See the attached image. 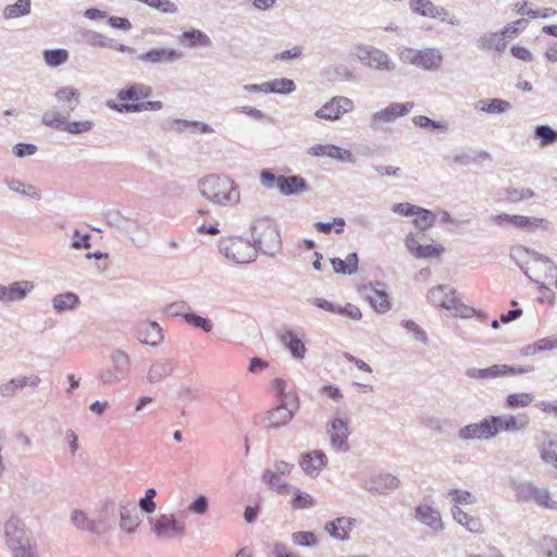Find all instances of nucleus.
<instances>
[{
  "label": "nucleus",
  "mask_w": 557,
  "mask_h": 557,
  "mask_svg": "<svg viewBox=\"0 0 557 557\" xmlns=\"http://www.w3.org/2000/svg\"><path fill=\"white\" fill-rule=\"evenodd\" d=\"M201 196L214 205L235 206L240 200L238 185L226 175L210 174L198 185Z\"/></svg>",
  "instance_id": "f257e3e1"
},
{
  "label": "nucleus",
  "mask_w": 557,
  "mask_h": 557,
  "mask_svg": "<svg viewBox=\"0 0 557 557\" xmlns=\"http://www.w3.org/2000/svg\"><path fill=\"white\" fill-rule=\"evenodd\" d=\"M252 246L257 252L274 256L281 247V236L275 224L267 218H259L250 224Z\"/></svg>",
  "instance_id": "f03ea898"
},
{
  "label": "nucleus",
  "mask_w": 557,
  "mask_h": 557,
  "mask_svg": "<svg viewBox=\"0 0 557 557\" xmlns=\"http://www.w3.org/2000/svg\"><path fill=\"white\" fill-rule=\"evenodd\" d=\"M428 300L446 309L453 317L469 318L474 309L461 304L456 297V289L449 285L440 284L429 289Z\"/></svg>",
  "instance_id": "7ed1b4c3"
},
{
  "label": "nucleus",
  "mask_w": 557,
  "mask_h": 557,
  "mask_svg": "<svg viewBox=\"0 0 557 557\" xmlns=\"http://www.w3.org/2000/svg\"><path fill=\"white\" fill-rule=\"evenodd\" d=\"M4 536L14 557H35L25 525L17 517L11 516L4 523Z\"/></svg>",
  "instance_id": "20e7f679"
},
{
  "label": "nucleus",
  "mask_w": 557,
  "mask_h": 557,
  "mask_svg": "<svg viewBox=\"0 0 557 557\" xmlns=\"http://www.w3.org/2000/svg\"><path fill=\"white\" fill-rule=\"evenodd\" d=\"M219 250L236 263H249L257 258V248L243 237L222 238L219 242Z\"/></svg>",
  "instance_id": "39448f33"
},
{
  "label": "nucleus",
  "mask_w": 557,
  "mask_h": 557,
  "mask_svg": "<svg viewBox=\"0 0 557 557\" xmlns=\"http://www.w3.org/2000/svg\"><path fill=\"white\" fill-rule=\"evenodd\" d=\"M355 55L363 65L379 72H393L397 66L385 51L372 46L359 45Z\"/></svg>",
  "instance_id": "423d86ee"
},
{
  "label": "nucleus",
  "mask_w": 557,
  "mask_h": 557,
  "mask_svg": "<svg viewBox=\"0 0 557 557\" xmlns=\"http://www.w3.org/2000/svg\"><path fill=\"white\" fill-rule=\"evenodd\" d=\"M151 531L160 540H169L181 536L185 532V525L172 513H162L156 519H150Z\"/></svg>",
  "instance_id": "0eeeda50"
},
{
  "label": "nucleus",
  "mask_w": 557,
  "mask_h": 557,
  "mask_svg": "<svg viewBox=\"0 0 557 557\" xmlns=\"http://www.w3.org/2000/svg\"><path fill=\"white\" fill-rule=\"evenodd\" d=\"M413 106V102H393L386 108L374 112L370 116V127L372 129H377L384 124L393 123L398 117L407 115L412 110Z\"/></svg>",
  "instance_id": "6e6552de"
},
{
  "label": "nucleus",
  "mask_w": 557,
  "mask_h": 557,
  "mask_svg": "<svg viewBox=\"0 0 557 557\" xmlns=\"http://www.w3.org/2000/svg\"><path fill=\"white\" fill-rule=\"evenodd\" d=\"M352 110L354 102L351 99L344 96H336L317 110L314 116L321 120L335 121L338 120L343 113L350 112Z\"/></svg>",
  "instance_id": "1a4fd4ad"
},
{
  "label": "nucleus",
  "mask_w": 557,
  "mask_h": 557,
  "mask_svg": "<svg viewBox=\"0 0 557 557\" xmlns=\"http://www.w3.org/2000/svg\"><path fill=\"white\" fill-rule=\"evenodd\" d=\"M491 420L492 416L478 423L468 424L459 430L458 436L463 441L490 440L497 435V429Z\"/></svg>",
  "instance_id": "9d476101"
},
{
  "label": "nucleus",
  "mask_w": 557,
  "mask_h": 557,
  "mask_svg": "<svg viewBox=\"0 0 557 557\" xmlns=\"http://www.w3.org/2000/svg\"><path fill=\"white\" fill-rule=\"evenodd\" d=\"M184 58V53L175 48L159 47L140 53L137 59L152 65L171 64Z\"/></svg>",
  "instance_id": "9b49d317"
},
{
  "label": "nucleus",
  "mask_w": 557,
  "mask_h": 557,
  "mask_svg": "<svg viewBox=\"0 0 557 557\" xmlns=\"http://www.w3.org/2000/svg\"><path fill=\"white\" fill-rule=\"evenodd\" d=\"M30 281H15L9 285L0 284V302L11 304L25 299L34 289Z\"/></svg>",
  "instance_id": "f8f14e48"
},
{
  "label": "nucleus",
  "mask_w": 557,
  "mask_h": 557,
  "mask_svg": "<svg viewBox=\"0 0 557 557\" xmlns=\"http://www.w3.org/2000/svg\"><path fill=\"white\" fill-rule=\"evenodd\" d=\"M499 225L508 223L517 228H521L527 232H533L536 228H547L549 222L534 216L524 215H510L507 213H500L494 219Z\"/></svg>",
  "instance_id": "ddd939ff"
},
{
  "label": "nucleus",
  "mask_w": 557,
  "mask_h": 557,
  "mask_svg": "<svg viewBox=\"0 0 557 557\" xmlns=\"http://www.w3.org/2000/svg\"><path fill=\"white\" fill-rule=\"evenodd\" d=\"M176 369V362L170 358H157L151 361L147 371V382L158 385L171 376Z\"/></svg>",
  "instance_id": "4468645a"
},
{
  "label": "nucleus",
  "mask_w": 557,
  "mask_h": 557,
  "mask_svg": "<svg viewBox=\"0 0 557 557\" xmlns=\"http://www.w3.org/2000/svg\"><path fill=\"white\" fill-rule=\"evenodd\" d=\"M152 95V88L143 83L127 84L116 94V99L123 103H136L147 99Z\"/></svg>",
  "instance_id": "2eb2a0df"
},
{
  "label": "nucleus",
  "mask_w": 557,
  "mask_h": 557,
  "mask_svg": "<svg viewBox=\"0 0 557 557\" xmlns=\"http://www.w3.org/2000/svg\"><path fill=\"white\" fill-rule=\"evenodd\" d=\"M309 154L314 157H327L342 163H355L356 158L350 150L335 145H314L309 149Z\"/></svg>",
  "instance_id": "dca6fc26"
},
{
  "label": "nucleus",
  "mask_w": 557,
  "mask_h": 557,
  "mask_svg": "<svg viewBox=\"0 0 557 557\" xmlns=\"http://www.w3.org/2000/svg\"><path fill=\"white\" fill-rule=\"evenodd\" d=\"M137 339L149 346H157L163 341L162 329L157 322L145 321L139 323L135 329Z\"/></svg>",
  "instance_id": "f3484780"
},
{
  "label": "nucleus",
  "mask_w": 557,
  "mask_h": 557,
  "mask_svg": "<svg viewBox=\"0 0 557 557\" xmlns=\"http://www.w3.org/2000/svg\"><path fill=\"white\" fill-rule=\"evenodd\" d=\"M399 479L391 473H382L372 475L364 482L363 487L374 494H383L385 492L395 491L399 486Z\"/></svg>",
  "instance_id": "a211bd4d"
},
{
  "label": "nucleus",
  "mask_w": 557,
  "mask_h": 557,
  "mask_svg": "<svg viewBox=\"0 0 557 557\" xmlns=\"http://www.w3.org/2000/svg\"><path fill=\"white\" fill-rule=\"evenodd\" d=\"M366 296L371 307L380 313L387 312L391 309V301L383 284L376 283L364 286Z\"/></svg>",
  "instance_id": "6ab92c4d"
},
{
  "label": "nucleus",
  "mask_w": 557,
  "mask_h": 557,
  "mask_svg": "<svg viewBox=\"0 0 557 557\" xmlns=\"http://www.w3.org/2000/svg\"><path fill=\"white\" fill-rule=\"evenodd\" d=\"M536 440L541 459L557 469V441L548 432H542Z\"/></svg>",
  "instance_id": "aec40b11"
},
{
  "label": "nucleus",
  "mask_w": 557,
  "mask_h": 557,
  "mask_svg": "<svg viewBox=\"0 0 557 557\" xmlns=\"http://www.w3.org/2000/svg\"><path fill=\"white\" fill-rule=\"evenodd\" d=\"M327 433L330 434L331 444L334 448L341 451L348 450L347 437L349 430L346 421L341 418L334 419Z\"/></svg>",
  "instance_id": "412c9836"
},
{
  "label": "nucleus",
  "mask_w": 557,
  "mask_h": 557,
  "mask_svg": "<svg viewBox=\"0 0 557 557\" xmlns=\"http://www.w3.org/2000/svg\"><path fill=\"white\" fill-rule=\"evenodd\" d=\"M107 106L119 113H139L143 111H160L163 108V102L148 100L136 103H116L109 100Z\"/></svg>",
  "instance_id": "4be33fe9"
},
{
  "label": "nucleus",
  "mask_w": 557,
  "mask_h": 557,
  "mask_svg": "<svg viewBox=\"0 0 557 557\" xmlns=\"http://www.w3.org/2000/svg\"><path fill=\"white\" fill-rule=\"evenodd\" d=\"M414 59V65L425 71H437L443 62V55L436 48L420 49Z\"/></svg>",
  "instance_id": "5701e85b"
},
{
  "label": "nucleus",
  "mask_w": 557,
  "mask_h": 557,
  "mask_svg": "<svg viewBox=\"0 0 557 557\" xmlns=\"http://www.w3.org/2000/svg\"><path fill=\"white\" fill-rule=\"evenodd\" d=\"M327 463V457L322 450L302 454L299 460L301 469L309 475L318 474Z\"/></svg>",
  "instance_id": "b1692460"
},
{
  "label": "nucleus",
  "mask_w": 557,
  "mask_h": 557,
  "mask_svg": "<svg viewBox=\"0 0 557 557\" xmlns=\"http://www.w3.org/2000/svg\"><path fill=\"white\" fill-rule=\"evenodd\" d=\"M120 527L127 533H134L140 523V513L135 503L120 505Z\"/></svg>",
  "instance_id": "393cba45"
},
{
  "label": "nucleus",
  "mask_w": 557,
  "mask_h": 557,
  "mask_svg": "<svg viewBox=\"0 0 557 557\" xmlns=\"http://www.w3.org/2000/svg\"><path fill=\"white\" fill-rule=\"evenodd\" d=\"M125 235L133 246L138 249L148 247L151 240V234L148 226L138 221H133V225L127 226Z\"/></svg>",
  "instance_id": "a878e982"
},
{
  "label": "nucleus",
  "mask_w": 557,
  "mask_h": 557,
  "mask_svg": "<svg viewBox=\"0 0 557 557\" xmlns=\"http://www.w3.org/2000/svg\"><path fill=\"white\" fill-rule=\"evenodd\" d=\"M410 9L421 16L441 18L442 21H446L448 15L444 8L436 7L431 0H410Z\"/></svg>",
  "instance_id": "bb28decb"
},
{
  "label": "nucleus",
  "mask_w": 557,
  "mask_h": 557,
  "mask_svg": "<svg viewBox=\"0 0 557 557\" xmlns=\"http://www.w3.org/2000/svg\"><path fill=\"white\" fill-rule=\"evenodd\" d=\"M71 520L73 524L81 530L88 531L91 534L101 535L106 532V527L102 521H95L78 509L72 511Z\"/></svg>",
  "instance_id": "cd10ccee"
},
{
  "label": "nucleus",
  "mask_w": 557,
  "mask_h": 557,
  "mask_svg": "<svg viewBox=\"0 0 557 557\" xmlns=\"http://www.w3.org/2000/svg\"><path fill=\"white\" fill-rule=\"evenodd\" d=\"M492 423H494L497 429V434L502 431L516 433L522 431L528 428L529 421L527 418H517L513 416L509 417H500V416H492Z\"/></svg>",
  "instance_id": "c85d7f7f"
},
{
  "label": "nucleus",
  "mask_w": 557,
  "mask_h": 557,
  "mask_svg": "<svg viewBox=\"0 0 557 557\" xmlns=\"http://www.w3.org/2000/svg\"><path fill=\"white\" fill-rule=\"evenodd\" d=\"M416 519L435 531L444 529L438 510L429 505H420L416 508Z\"/></svg>",
  "instance_id": "c756f323"
},
{
  "label": "nucleus",
  "mask_w": 557,
  "mask_h": 557,
  "mask_svg": "<svg viewBox=\"0 0 557 557\" xmlns=\"http://www.w3.org/2000/svg\"><path fill=\"white\" fill-rule=\"evenodd\" d=\"M355 525V519L341 517L325 524V530L330 534V536L346 541L348 539V534L351 528Z\"/></svg>",
  "instance_id": "7c9ffc66"
},
{
  "label": "nucleus",
  "mask_w": 557,
  "mask_h": 557,
  "mask_svg": "<svg viewBox=\"0 0 557 557\" xmlns=\"http://www.w3.org/2000/svg\"><path fill=\"white\" fill-rule=\"evenodd\" d=\"M58 102L63 103V113L70 115L79 104V91L73 87H62L54 94Z\"/></svg>",
  "instance_id": "2f4dec72"
},
{
  "label": "nucleus",
  "mask_w": 557,
  "mask_h": 557,
  "mask_svg": "<svg viewBox=\"0 0 557 557\" xmlns=\"http://www.w3.org/2000/svg\"><path fill=\"white\" fill-rule=\"evenodd\" d=\"M294 413L287 408L285 404H281L275 409L269 412L265 418L264 426L268 429H277L286 425L293 418Z\"/></svg>",
  "instance_id": "473e14b6"
},
{
  "label": "nucleus",
  "mask_w": 557,
  "mask_h": 557,
  "mask_svg": "<svg viewBox=\"0 0 557 557\" xmlns=\"http://www.w3.org/2000/svg\"><path fill=\"white\" fill-rule=\"evenodd\" d=\"M307 182L298 175L283 176L277 187L278 191L284 196L300 194L307 190Z\"/></svg>",
  "instance_id": "72a5a7b5"
},
{
  "label": "nucleus",
  "mask_w": 557,
  "mask_h": 557,
  "mask_svg": "<svg viewBox=\"0 0 557 557\" xmlns=\"http://www.w3.org/2000/svg\"><path fill=\"white\" fill-rule=\"evenodd\" d=\"M178 40L181 45L187 48H206L211 46L210 37L203 32L195 28L183 32Z\"/></svg>",
  "instance_id": "f704fd0d"
},
{
  "label": "nucleus",
  "mask_w": 557,
  "mask_h": 557,
  "mask_svg": "<svg viewBox=\"0 0 557 557\" xmlns=\"http://www.w3.org/2000/svg\"><path fill=\"white\" fill-rule=\"evenodd\" d=\"M510 109V102L499 98L481 99L475 103V110L488 114H502Z\"/></svg>",
  "instance_id": "c9c22d12"
},
{
  "label": "nucleus",
  "mask_w": 557,
  "mask_h": 557,
  "mask_svg": "<svg viewBox=\"0 0 557 557\" xmlns=\"http://www.w3.org/2000/svg\"><path fill=\"white\" fill-rule=\"evenodd\" d=\"M51 304L53 310L58 313L73 311L79 305V297L73 292H66L53 296Z\"/></svg>",
  "instance_id": "e433bc0d"
},
{
  "label": "nucleus",
  "mask_w": 557,
  "mask_h": 557,
  "mask_svg": "<svg viewBox=\"0 0 557 557\" xmlns=\"http://www.w3.org/2000/svg\"><path fill=\"white\" fill-rule=\"evenodd\" d=\"M330 263L333 271L337 274L351 275L358 270V255L356 252L348 253L346 259L332 258Z\"/></svg>",
  "instance_id": "4c0bfd02"
},
{
  "label": "nucleus",
  "mask_w": 557,
  "mask_h": 557,
  "mask_svg": "<svg viewBox=\"0 0 557 557\" xmlns=\"http://www.w3.org/2000/svg\"><path fill=\"white\" fill-rule=\"evenodd\" d=\"M451 515L454 520L463 525L468 531L472 533H481L483 531L481 520L467 513L460 507L454 506L451 508Z\"/></svg>",
  "instance_id": "58836bf2"
},
{
  "label": "nucleus",
  "mask_w": 557,
  "mask_h": 557,
  "mask_svg": "<svg viewBox=\"0 0 557 557\" xmlns=\"http://www.w3.org/2000/svg\"><path fill=\"white\" fill-rule=\"evenodd\" d=\"M478 48L482 50L495 49L500 52L506 48V37L503 32L486 33L480 36L476 40Z\"/></svg>",
  "instance_id": "ea45409f"
},
{
  "label": "nucleus",
  "mask_w": 557,
  "mask_h": 557,
  "mask_svg": "<svg viewBox=\"0 0 557 557\" xmlns=\"http://www.w3.org/2000/svg\"><path fill=\"white\" fill-rule=\"evenodd\" d=\"M281 342L284 346L290 351L294 358L302 359L306 354V347L302 341L297 336V334L288 330L281 335Z\"/></svg>",
  "instance_id": "a19ab883"
},
{
  "label": "nucleus",
  "mask_w": 557,
  "mask_h": 557,
  "mask_svg": "<svg viewBox=\"0 0 557 557\" xmlns=\"http://www.w3.org/2000/svg\"><path fill=\"white\" fill-rule=\"evenodd\" d=\"M78 41L88 45L92 48H103L108 46L109 37L102 33H99L89 28H81L77 33Z\"/></svg>",
  "instance_id": "79ce46f5"
},
{
  "label": "nucleus",
  "mask_w": 557,
  "mask_h": 557,
  "mask_svg": "<svg viewBox=\"0 0 557 557\" xmlns=\"http://www.w3.org/2000/svg\"><path fill=\"white\" fill-rule=\"evenodd\" d=\"M529 370L522 367H511L507 364H494L483 369V380L495 379L504 375H516L527 373Z\"/></svg>",
  "instance_id": "37998d69"
},
{
  "label": "nucleus",
  "mask_w": 557,
  "mask_h": 557,
  "mask_svg": "<svg viewBox=\"0 0 557 557\" xmlns=\"http://www.w3.org/2000/svg\"><path fill=\"white\" fill-rule=\"evenodd\" d=\"M262 481L264 484L268 485L269 490H271L277 494L286 495V494H289L292 492V490H294V486L282 481L281 476L274 475L269 470L263 471Z\"/></svg>",
  "instance_id": "c03bdc74"
},
{
  "label": "nucleus",
  "mask_w": 557,
  "mask_h": 557,
  "mask_svg": "<svg viewBox=\"0 0 557 557\" xmlns=\"http://www.w3.org/2000/svg\"><path fill=\"white\" fill-rule=\"evenodd\" d=\"M30 2L17 0L14 4L7 5L2 11V15L5 20H13L28 15L30 13Z\"/></svg>",
  "instance_id": "a18cd8bd"
},
{
  "label": "nucleus",
  "mask_w": 557,
  "mask_h": 557,
  "mask_svg": "<svg viewBox=\"0 0 557 557\" xmlns=\"http://www.w3.org/2000/svg\"><path fill=\"white\" fill-rule=\"evenodd\" d=\"M5 184L8 188L15 194L26 195L37 200L40 199L39 193L33 185L24 184L23 182L16 178L5 180Z\"/></svg>",
  "instance_id": "49530a36"
},
{
  "label": "nucleus",
  "mask_w": 557,
  "mask_h": 557,
  "mask_svg": "<svg viewBox=\"0 0 557 557\" xmlns=\"http://www.w3.org/2000/svg\"><path fill=\"white\" fill-rule=\"evenodd\" d=\"M534 137L539 139L541 147H547L557 141V131L548 125H539L534 129Z\"/></svg>",
  "instance_id": "de8ad7c7"
},
{
  "label": "nucleus",
  "mask_w": 557,
  "mask_h": 557,
  "mask_svg": "<svg viewBox=\"0 0 557 557\" xmlns=\"http://www.w3.org/2000/svg\"><path fill=\"white\" fill-rule=\"evenodd\" d=\"M446 497L450 498L451 502L455 503V506H467V505H473L476 503V497L470 493L469 491L465 490H449L446 493Z\"/></svg>",
  "instance_id": "09e8293b"
},
{
  "label": "nucleus",
  "mask_w": 557,
  "mask_h": 557,
  "mask_svg": "<svg viewBox=\"0 0 557 557\" xmlns=\"http://www.w3.org/2000/svg\"><path fill=\"white\" fill-rule=\"evenodd\" d=\"M268 92L287 95L296 89L294 81L288 78H276L267 82Z\"/></svg>",
  "instance_id": "8fccbe9b"
},
{
  "label": "nucleus",
  "mask_w": 557,
  "mask_h": 557,
  "mask_svg": "<svg viewBox=\"0 0 557 557\" xmlns=\"http://www.w3.org/2000/svg\"><path fill=\"white\" fill-rule=\"evenodd\" d=\"M67 116L69 115L63 113V111L61 112V111H57L54 109H50V110H47L42 114L41 122L46 126H50V127H53L55 129H62V127H63Z\"/></svg>",
  "instance_id": "3c124183"
},
{
  "label": "nucleus",
  "mask_w": 557,
  "mask_h": 557,
  "mask_svg": "<svg viewBox=\"0 0 557 557\" xmlns=\"http://www.w3.org/2000/svg\"><path fill=\"white\" fill-rule=\"evenodd\" d=\"M511 487L519 499L523 502H531L536 485L530 481H515Z\"/></svg>",
  "instance_id": "603ef678"
},
{
  "label": "nucleus",
  "mask_w": 557,
  "mask_h": 557,
  "mask_svg": "<svg viewBox=\"0 0 557 557\" xmlns=\"http://www.w3.org/2000/svg\"><path fill=\"white\" fill-rule=\"evenodd\" d=\"M44 60L47 65L57 67L69 60V52L65 49H51L44 51Z\"/></svg>",
  "instance_id": "864d4df0"
},
{
  "label": "nucleus",
  "mask_w": 557,
  "mask_h": 557,
  "mask_svg": "<svg viewBox=\"0 0 557 557\" xmlns=\"http://www.w3.org/2000/svg\"><path fill=\"white\" fill-rule=\"evenodd\" d=\"M417 218L413 220L414 225L420 230L419 233H423L433 226L436 215L428 209L421 208L414 214Z\"/></svg>",
  "instance_id": "5fc2aeb1"
},
{
  "label": "nucleus",
  "mask_w": 557,
  "mask_h": 557,
  "mask_svg": "<svg viewBox=\"0 0 557 557\" xmlns=\"http://www.w3.org/2000/svg\"><path fill=\"white\" fill-rule=\"evenodd\" d=\"M412 122L416 126L421 128H431L438 129L442 132H447L449 128V124L446 121H433L425 115H417L412 119Z\"/></svg>",
  "instance_id": "6e6d98bb"
},
{
  "label": "nucleus",
  "mask_w": 557,
  "mask_h": 557,
  "mask_svg": "<svg viewBox=\"0 0 557 557\" xmlns=\"http://www.w3.org/2000/svg\"><path fill=\"white\" fill-rule=\"evenodd\" d=\"M531 502H534L539 506H543L547 509H557V502L552 499L550 494L546 488H540L536 486Z\"/></svg>",
  "instance_id": "4d7b16f0"
},
{
  "label": "nucleus",
  "mask_w": 557,
  "mask_h": 557,
  "mask_svg": "<svg viewBox=\"0 0 557 557\" xmlns=\"http://www.w3.org/2000/svg\"><path fill=\"white\" fill-rule=\"evenodd\" d=\"M491 154L487 151H478L474 154L468 152H457L454 156V162L460 165H469L479 160L490 159Z\"/></svg>",
  "instance_id": "13d9d810"
},
{
  "label": "nucleus",
  "mask_w": 557,
  "mask_h": 557,
  "mask_svg": "<svg viewBox=\"0 0 557 557\" xmlns=\"http://www.w3.org/2000/svg\"><path fill=\"white\" fill-rule=\"evenodd\" d=\"M294 492V498L292 500V507L296 510L311 508L315 505V500L312 496L307 493H302L299 490H292Z\"/></svg>",
  "instance_id": "bf43d9fd"
},
{
  "label": "nucleus",
  "mask_w": 557,
  "mask_h": 557,
  "mask_svg": "<svg viewBox=\"0 0 557 557\" xmlns=\"http://www.w3.org/2000/svg\"><path fill=\"white\" fill-rule=\"evenodd\" d=\"M23 388L21 377L11 379L0 384V396L13 398Z\"/></svg>",
  "instance_id": "052dcab7"
},
{
  "label": "nucleus",
  "mask_w": 557,
  "mask_h": 557,
  "mask_svg": "<svg viewBox=\"0 0 557 557\" xmlns=\"http://www.w3.org/2000/svg\"><path fill=\"white\" fill-rule=\"evenodd\" d=\"M183 318L188 324L201 329L203 332L208 333L212 330V322L207 318L198 315L197 313L187 312L183 314Z\"/></svg>",
  "instance_id": "680f3d73"
},
{
  "label": "nucleus",
  "mask_w": 557,
  "mask_h": 557,
  "mask_svg": "<svg viewBox=\"0 0 557 557\" xmlns=\"http://www.w3.org/2000/svg\"><path fill=\"white\" fill-rule=\"evenodd\" d=\"M345 221L342 218H335L332 222L319 221L314 223V227L322 234H330L335 226V233L342 234L344 232Z\"/></svg>",
  "instance_id": "e2e57ef3"
},
{
  "label": "nucleus",
  "mask_w": 557,
  "mask_h": 557,
  "mask_svg": "<svg viewBox=\"0 0 557 557\" xmlns=\"http://www.w3.org/2000/svg\"><path fill=\"white\" fill-rule=\"evenodd\" d=\"M534 397L530 393H513L507 396V406L510 408L527 407L533 401Z\"/></svg>",
  "instance_id": "0e129e2a"
},
{
  "label": "nucleus",
  "mask_w": 557,
  "mask_h": 557,
  "mask_svg": "<svg viewBox=\"0 0 557 557\" xmlns=\"http://www.w3.org/2000/svg\"><path fill=\"white\" fill-rule=\"evenodd\" d=\"M94 126L91 121H73L69 123H64L62 131H66L70 134L78 135L83 133L89 132Z\"/></svg>",
  "instance_id": "69168bd1"
},
{
  "label": "nucleus",
  "mask_w": 557,
  "mask_h": 557,
  "mask_svg": "<svg viewBox=\"0 0 557 557\" xmlns=\"http://www.w3.org/2000/svg\"><path fill=\"white\" fill-rule=\"evenodd\" d=\"M157 495V492L154 488H148L146 491V494L143 498L139 499L138 506L140 509L147 513H152L156 510V503L154 497Z\"/></svg>",
  "instance_id": "338daca9"
},
{
  "label": "nucleus",
  "mask_w": 557,
  "mask_h": 557,
  "mask_svg": "<svg viewBox=\"0 0 557 557\" xmlns=\"http://www.w3.org/2000/svg\"><path fill=\"white\" fill-rule=\"evenodd\" d=\"M541 549L545 557H557V539L545 537L541 543Z\"/></svg>",
  "instance_id": "774afa93"
}]
</instances>
